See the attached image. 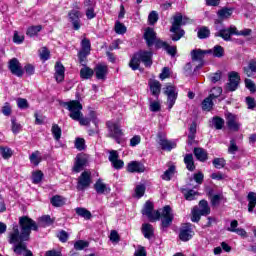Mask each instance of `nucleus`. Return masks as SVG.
<instances>
[{
	"mask_svg": "<svg viewBox=\"0 0 256 256\" xmlns=\"http://www.w3.org/2000/svg\"><path fill=\"white\" fill-rule=\"evenodd\" d=\"M173 175H175V166H170L161 176L163 181H171Z\"/></svg>",
	"mask_w": 256,
	"mask_h": 256,
	"instance_id": "34",
	"label": "nucleus"
},
{
	"mask_svg": "<svg viewBox=\"0 0 256 256\" xmlns=\"http://www.w3.org/2000/svg\"><path fill=\"white\" fill-rule=\"evenodd\" d=\"M90 53H91V41H89V39L87 38H84L81 41V50L78 53L80 63H83L87 55H89Z\"/></svg>",
	"mask_w": 256,
	"mask_h": 256,
	"instance_id": "13",
	"label": "nucleus"
},
{
	"mask_svg": "<svg viewBox=\"0 0 256 256\" xmlns=\"http://www.w3.org/2000/svg\"><path fill=\"white\" fill-rule=\"evenodd\" d=\"M17 105L19 109H27L29 107V104L27 103V99L19 98L17 100Z\"/></svg>",
	"mask_w": 256,
	"mask_h": 256,
	"instance_id": "62",
	"label": "nucleus"
},
{
	"mask_svg": "<svg viewBox=\"0 0 256 256\" xmlns=\"http://www.w3.org/2000/svg\"><path fill=\"white\" fill-rule=\"evenodd\" d=\"M248 199V211L249 213H253V210L256 207V193L250 192L247 196Z\"/></svg>",
	"mask_w": 256,
	"mask_h": 256,
	"instance_id": "28",
	"label": "nucleus"
},
{
	"mask_svg": "<svg viewBox=\"0 0 256 256\" xmlns=\"http://www.w3.org/2000/svg\"><path fill=\"white\" fill-rule=\"evenodd\" d=\"M12 112V108H11V104H9L8 102H6L4 104V106L2 107V113L3 115H5L6 117H9V115H11Z\"/></svg>",
	"mask_w": 256,
	"mask_h": 256,
	"instance_id": "60",
	"label": "nucleus"
},
{
	"mask_svg": "<svg viewBox=\"0 0 256 256\" xmlns=\"http://www.w3.org/2000/svg\"><path fill=\"white\" fill-rule=\"evenodd\" d=\"M95 74H96V78L100 79V80H105V77H107V73H108V68L107 65L105 64H98L95 67Z\"/></svg>",
	"mask_w": 256,
	"mask_h": 256,
	"instance_id": "23",
	"label": "nucleus"
},
{
	"mask_svg": "<svg viewBox=\"0 0 256 256\" xmlns=\"http://www.w3.org/2000/svg\"><path fill=\"white\" fill-rule=\"evenodd\" d=\"M11 122H12V133L17 135V133L21 131V124L16 123L15 119H12Z\"/></svg>",
	"mask_w": 256,
	"mask_h": 256,
	"instance_id": "61",
	"label": "nucleus"
},
{
	"mask_svg": "<svg viewBox=\"0 0 256 256\" xmlns=\"http://www.w3.org/2000/svg\"><path fill=\"white\" fill-rule=\"evenodd\" d=\"M149 109L152 113H157V111H161V103L159 101H151Z\"/></svg>",
	"mask_w": 256,
	"mask_h": 256,
	"instance_id": "55",
	"label": "nucleus"
},
{
	"mask_svg": "<svg viewBox=\"0 0 256 256\" xmlns=\"http://www.w3.org/2000/svg\"><path fill=\"white\" fill-rule=\"evenodd\" d=\"M202 109L203 111H209L210 109H213V98L211 96H208L203 100Z\"/></svg>",
	"mask_w": 256,
	"mask_h": 256,
	"instance_id": "41",
	"label": "nucleus"
},
{
	"mask_svg": "<svg viewBox=\"0 0 256 256\" xmlns=\"http://www.w3.org/2000/svg\"><path fill=\"white\" fill-rule=\"evenodd\" d=\"M145 185L144 184H138L135 188V197L137 199H141L145 195Z\"/></svg>",
	"mask_w": 256,
	"mask_h": 256,
	"instance_id": "46",
	"label": "nucleus"
},
{
	"mask_svg": "<svg viewBox=\"0 0 256 256\" xmlns=\"http://www.w3.org/2000/svg\"><path fill=\"white\" fill-rule=\"evenodd\" d=\"M75 147L78 151H83V149H85V139L77 138L75 141Z\"/></svg>",
	"mask_w": 256,
	"mask_h": 256,
	"instance_id": "59",
	"label": "nucleus"
},
{
	"mask_svg": "<svg viewBox=\"0 0 256 256\" xmlns=\"http://www.w3.org/2000/svg\"><path fill=\"white\" fill-rule=\"evenodd\" d=\"M212 163L216 169H223L225 167V159L223 158H215Z\"/></svg>",
	"mask_w": 256,
	"mask_h": 256,
	"instance_id": "54",
	"label": "nucleus"
},
{
	"mask_svg": "<svg viewBox=\"0 0 256 256\" xmlns=\"http://www.w3.org/2000/svg\"><path fill=\"white\" fill-rule=\"evenodd\" d=\"M144 39L148 47H157V49H165L167 47V42H163L161 39L157 38V33L153 28H147L144 33Z\"/></svg>",
	"mask_w": 256,
	"mask_h": 256,
	"instance_id": "5",
	"label": "nucleus"
},
{
	"mask_svg": "<svg viewBox=\"0 0 256 256\" xmlns=\"http://www.w3.org/2000/svg\"><path fill=\"white\" fill-rule=\"evenodd\" d=\"M43 180V172L41 171H36L32 174V181L33 183H35L36 185L38 183H41V181Z\"/></svg>",
	"mask_w": 256,
	"mask_h": 256,
	"instance_id": "53",
	"label": "nucleus"
},
{
	"mask_svg": "<svg viewBox=\"0 0 256 256\" xmlns=\"http://www.w3.org/2000/svg\"><path fill=\"white\" fill-rule=\"evenodd\" d=\"M87 161H88L87 154H78L75 158L73 171H75V173H79L83 171V167L87 165Z\"/></svg>",
	"mask_w": 256,
	"mask_h": 256,
	"instance_id": "17",
	"label": "nucleus"
},
{
	"mask_svg": "<svg viewBox=\"0 0 256 256\" xmlns=\"http://www.w3.org/2000/svg\"><path fill=\"white\" fill-rule=\"evenodd\" d=\"M142 233L145 239H151L155 234V229L153 228V225L149 223H145V224H142Z\"/></svg>",
	"mask_w": 256,
	"mask_h": 256,
	"instance_id": "27",
	"label": "nucleus"
},
{
	"mask_svg": "<svg viewBox=\"0 0 256 256\" xmlns=\"http://www.w3.org/2000/svg\"><path fill=\"white\" fill-rule=\"evenodd\" d=\"M107 127H108L109 137H112V139H115L116 143H121V138L123 137V131L121 130V126H119V123L110 121V122H107Z\"/></svg>",
	"mask_w": 256,
	"mask_h": 256,
	"instance_id": "7",
	"label": "nucleus"
},
{
	"mask_svg": "<svg viewBox=\"0 0 256 256\" xmlns=\"http://www.w3.org/2000/svg\"><path fill=\"white\" fill-rule=\"evenodd\" d=\"M244 83H245L246 89H249L250 93H256V85H255V82H253V80L246 78L244 80Z\"/></svg>",
	"mask_w": 256,
	"mask_h": 256,
	"instance_id": "49",
	"label": "nucleus"
},
{
	"mask_svg": "<svg viewBox=\"0 0 256 256\" xmlns=\"http://www.w3.org/2000/svg\"><path fill=\"white\" fill-rule=\"evenodd\" d=\"M9 69L12 75H16V77H23V68L17 58H13L9 61Z\"/></svg>",
	"mask_w": 256,
	"mask_h": 256,
	"instance_id": "18",
	"label": "nucleus"
},
{
	"mask_svg": "<svg viewBox=\"0 0 256 256\" xmlns=\"http://www.w3.org/2000/svg\"><path fill=\"white\" fill-rule=\"evenodd\" d=\"M29 159H30V163H32V165H35V167H37V165H39V163L43 161V157L41 156V152L39 151L33 152L30 155Z\"/></svg>",
	"mask_w": 256,
	"mask_h": 256,
	"instance_id": "32",
	"label": "nucleus"
},
{
	"mask_svg": "<svg viewBox=\"0 0 256 256\" xmlns=\"http://www.w3.org/2000/svg\"><path fill=\"white\" fill-rule=\"evenodd\" d=\"M39 55L42 61H48L49 57H51V52L46 47H43L39 50Z\"/></svg>",
	"mask_w": 256,
	"mask_h": 256,
	"instance_id": "48",
	"label": "nucleus"
},
{
	"mask_svg": "<svg viewBox=\"0 0 256 256\" xmlns=\"http://www.w3.org/2000/svg\"><path fill=\"white\" fill-rule=\"evenodd\" d=\"M184 163H185L188 171H194L195 170V162H193V154H187L184 157Z\"/></svg>",
	"mask_w": 256,
	"mask_h": 256,
	"instance_id": "33",
	"label": "nucleus"
},
{
	"mask_svg": "<svg viewBox=\"0 0 256 256\" xmlns=\"http://www.w3.org/2000/svg\"><path fill=\"white\" fill-rule=\"evenodd\" d=\"M182 193L187 201H193L199 193L195 190L182 189Z\"/></svg>",
	"mask_w": 256,
	"mask_h": 256,
	"instance_id": "35",
	"label": "nucleus"
},
{
	"mask_svg": "<svg viewBox=\"0 0 256 256\" xmlns=\"http://www.w3.org/2000/svg\"><path fill=\"white\" fill-rule=\"evenodd\" d=\"M236 31L237 27L230 26L229 28H225L217 32L215 37H222L224 41H231V35H237Z\"/></svg>",
	"mask_w": 256,
	"mask_h": 256,
	"instance_id": "19",
	"label": "nucleus"
},
{
	"mask_svg": "<svg viewBox=\"0 0 256 256\" xmlns=\"http://www.w3.org/2000/svg\"><path fill=\"white\" fill-rule=\"evenodd\" d=\"M14 43H17V45H21L23 41H25V36L23 34H19V32L15 31L13 36Z\"/></svg>",
	"mask_w": 256,
	"mask_h": 256,
	"instance_id": "57",
	"label": "nucleus"
},
{
	"mask_svg": "<svg viewBox=\"0 0 256 256\" xmlns=\"http://www.w3.org/2000/svg\"><path fill=\"white\" fill-rule=\"evenodd\" d=\"M201 215H203V214H201V212L199 211V208H197V207L193 208L191 221L193 223H198V221L201 220Z\"/></svg>",
	"mask_w": 256,
	"mask_h": 256,
	"instance_id": "51",
	"label": "nucleus"
},
{
	"mask_svg": "<svg viewBox=\"0 0 256 256\" xmlns=\"http://www.w3.org/2000/svg\"><path fill=\"white\" fill-rule=\"evenodd\" d=\"M89 185H91V172L84 171L78 178L77 189L79 191H83L87 189Z\"/></svg>",
	"mask_w": 256,
	"mask_h": 256,
	"instance_id": "14",
	"label": "nucleus"
},
{
	"mask_svg": "<svg viewBox=\"0 0 256 256\" xmlns=\"http://www.w3.org/2000/svg\"><path fill=\"white\" fill-rule=\"evenodd\" d=\"M198 211L201 213V215H209V213H211V208H209V203H207L206 200H201L199 202Z\"/></svg>",
	"mask_w": 256,
	"mask_h": 256,
	"instance_id": "31",
	"label": "nucleus"
},
{
	"mask_svg": "<svg viewBox=\"0 0 256 256\" xmlns=\"http://www.w3.org/2000/svg\"><path fill=\"white\" fill-rule=\"evenodd\" d=\"M191 20L181 13H177L173 17L172 27L170 29L172 35V41H179L183 35H185V30L181 29V25H187Z\"/></svg>",
	"mask_w": 256,
	"mask_h": 256,
	"instance_id": "4",
	"label": "nucleus"
},
{
	"mask_svg": "<svg viewBox=\"0 0 256 256\" xmlns=\"http://www.w3.org/2000/svg\"><path fill=\"white\" fill-rule=\"evenodd\" d=\"M195 232L193 231V226L190 223L183 224L180 228L179 239L180 241H190L193 239Z\"/></svg>",
	"mask_w": 256,
	"mask_h": 256,
	"instance_id": "11",
	"label": "nucleus"
},
{
	"mask_svg": "<svg viewBox=\"0 0 256 256\" xmlns=\"http://www.w3.org/2000/svg\"><path fill=\"white\" fill-rule=\"evenodd\" d=\"M19 225L21 233L19 232V226L15 224L10 232L8 241L13 245V251L16 255L33 256V252L27 249V244L23 241H29L31 231H37V223L31 218L23 216L19 219Z\"/></svg>",
	"mask_w": 256,
	"mask_h": 256,
	"instance_id": "1",
	"label": "nucleus"
},
{
	"mask_svg": "<svg viewBox=\"0 0 256 256\" xmlns=\"http://www.w3.org/2000/svg\"><path fill=\"white\" fill-rule=\"evenodd\" d=\"M159 145L162 147L164 151H171V149H175L177 147V143L167 140L160 136Z\"/></svg>",
	"mask_w": 256,
	"mask_h": 256,
	"instance_id": "25",
	"label": "nucleus"
},
{
	"mask_svg": "<svg viewBox=\"0 0 256 256\" xmlns=\"http://www.w3.org/2000/svg\"><path fill=\"white\" fill-rule=\"evenodd\" d=\"M148 85L152 95H154V97H159L161 93V83L157 80H150Z\"/></svg>",
	"mask_w": 256,
	"mask_h": 256,
	"instance_id": "26",
	"label": "nucleus"
},
{
	"mask_svg": "<svg viewBox=\"0 0 256 256\" xmlns=\"http://www.w3.org/2000/svg\"><path fill=\"white\" fill-rule=\"evenodd\" d=\"M222 195L221 194H216L214 196H212L211 198V204L215 207L217 205H219V203L221 202L222 199Z\"/></svg>",
	"mask_w": 256,
	"mask_h": 256,
	"instance_id": "63",
	"label": "nucleus"
},
{
	"mask_svg": "<svg viewBox=\"0 0 256 256\" xmlns=\"http://www.w3.org/2000/svg\"><path fill=\"white\" fill-rule=\"evenodd\" d=\"M141 63H143L145 67H151V65H153V52L151 51L137 52L132 57L129 63V67H131L133 71H137Z\"/></svg>",
	"mask_w": 256,
	"mask_h": 256,
	"instance_id": "3",
	"label": "nucleus"
},
{
	"mask_svg": "<svg viewBox=\"0 0 256 256\" xmlns=\"http://www.w3.org/2000/svg\"><path fill=\"white\" fill-rule=\"evenodd\" d=\"M51 131H52V135H53L54 139L56 141H59V139H61V127H59V125H57V124H53Z\"/></svg>",
	"mask_w": 256,
	"mask_h": 256,
	"instance_id": "44",
	"label": "nucleus"
},
{
	"mask_svg": "<svg viewBox=\"0 0 256 256\" xmlns=\"http://www.w3.org/2000/svg\"><path fill=\"white\" fill-rule=\"evenodd\" d=\"M115 32L118 34V35H124V33H127V27H125L123 25V23L117 21L115 23Z\"/></svg>",
	"mask_w": 256,
	"mask_h": 256,
	"instance_id": "50",
	"label": "nucleus"
},
{
	"mask_svg": "<svg viewBox=\"0 0 256 256\" xmlns=\"http://www.w3.org/2000/svg\"><path fill=\"white\" fill-rule=\"evenodd\" d=\"M239 151V147L237 146V143H235V140L230 141V146L228 147V153L230 155H235Z\"/></svg>",
	"mask_w": 256,
	"mask_h": 256,
	"instance_id": "58",
	"label": "nucleus"
},
{
	"mask_svg": "<svg viewBox=\"0 0 256 256\" xmlns=\"http://www.w3.org/2000/svg\"><path fill=\"white\" fill-rule=\"evenodd\" d=\"M110 163L112 164V167H114V169H123V167H125V162H123V160L119 159V153H117V151L112 150L110 151V155L108 157Z\"/></svg>",
	"mask_w": 256,
	"mask_h": 256,
	"instance_id": "16",
	"label": "nucleus"
},
{
	"mask_svg": "<svg viewBox=\"0 0 256 256\" xmlns=\"http://www.w3.org/2000/svg\"><path fill=\"white\" fill-rule=\"evenodd\" d=\"M62 106L70 112L69 117L71 119L74 120L79 119V117H83V113L81 112L83 111V105L78 100L63 102Z\"/></svg>",
	"mask_w": 256,
	"mask_h": 256,
	"instance_id": "6",
	"label": "nucleus"
},
{
	"mask_svg": "<svg viewBox=\"0 0 256 256\" xmlns=\"http://www.w3.org/2000/svg\"><path fill=\"white\" fill-rule=\"evenodd\" d=\"M210 53H213V50L196 49L191 51L192 61L201 62L199 66H196V69H201V67H203V57H205V55H210Z\"/></svg>",
	"mask_w": 256,
	"mask_h": 256,
	"instance_id": "15",
	"label": "nucleus"
},
{
	"mask_svg": "<svg viewBox=\"0 0 256 256\" xmlns=\"http://www.w3.org/2000/svg\"><path fill=\"white\" fill-rule=\"evenodd\" d=\"M75 211L79 215V217H83V219H91L92 217L91 212L86 208L78 207L75 209Z\"/></svg>",
	"mask_w": 256,
	"mask_h": 256,
	"instance_id": "38",
	"label": "nucleus"
},
{
	"mask_svg": "<svg viewBox=\"0 0 256 256\" xmlns=\"http://www.w3.org/2000/svg\"><path fill=\"white\" fill-rule=\"evenodd\" d=\"M211 35V31L207 27H202L198 30V38L199 39H207Z\"/></svg>",
	"mask_w": 256,
	"mask_h": 256,
	"instance_id": "47",
	"label": "nucleus"
},
{
	"mask_svg": "<svg viewBox=\"0 0 256 256\" xmlns=\"http://www.w3.org/2000/svg\"><path fill=\"white\" fill-rule=\"evenodd\" d=\"M79 9H81V8L79 6H77L76 9H72L68 14V17H69L71 23L73 24V28L76 31H79V29H81L80 18L83 17V13H81V11H79Z\"/></svg>",
	"mask_w": 256,
	"mask_h": 256,
	"instance_id": "9",
	"label": "nucleus"
},
{
	"mask_svg": "<svg viewBox=\"0 0 256 256\" xmlns=\"http://www.w3.org/2000/svg\"><path fill=\"white\" fill-rule=\"evenodd\" d=\"M221 93H223V89L221 87H214L211 90L209 97H211L212 99H217V97H219Z\"/></svg>",
	"mask_w": 256,
	"mask_h": 256,
	"instance_id": "56",
	"label": "nucleus"
},
{
	"mask_svg": "<svg viewBox=\"0 0 256 256\" xmlns=\"http://www.w3.org/2000/svg\"><path fill=\"white\" fill-rule=\"evenodd\" d=\"M157 21H159V13H157V11L153 10L148 15V23L150 25H155V23H157Z\"/></svg>",
	"mask_w": 256,
	"mask_h": 256,
	"instance_id": "45",
	"label": "nucleus"
},
{
	"mask_svg": "<svg viewBox=\"0 0 256 256\" xmlns=\"http://www.w3.org/2000/svg\"><path fill=\"white\" fill-rule=\"evenodd\" d=\"M194 155L198 161H207V150L203 148H194Z\"/></svg>",
	"mask_w": 256,
	"mask_h": 256,
	"instance_id": "29",
	"label": "nucleus"
},
{
	"mask_svg": "<svg viewBox=\"0 0 256 256\" xmlns=\"http://www.w3.org/2000/svg\"><path fill=\"white\" fill-rule=\"evenodd\" d=\"M226 125L230 131H239L241 129V122H239V116L233 113H226Z\"/></svg>",
	"mask_w": 256,
	"mask_h": 256,
	"instance_id": "10",
	"label": "nucleus"
},
{
	"mask_svg": "<svg viewBox=\"0 0 256 256\" xmlns=\"http://www.w3.org/2000/svg\"><path fill=\"white\" fill-rule=\"evenodd\" d=\"M84 5L86 8V17L87 19H95L97 14H95V4H93V1L91 0H86L84 2Z\"/></svg>",
	"mask_w": 256,
	"mask_h": 256,
	"instance_id": "24",
	"label": "nucleus"
},
{
	"mask_svg": "<svg viewBox=\"0 0 256 256\" xmlns=\"http://www.w3.org/2000/svg\"><path fill=\"white\" fill-rule=\"evenodd\" d=\"M164 94L167 97V105L168 109L171 110L173 109V105H175V101H177V88L173 85H167L164 88Z\"/></svg>",
	"mask_w": 256,
	"mask_h": 256,
	"instance_id": "8",
	"label": "nucleus"
},
{
	"mask_svg": "<svg viewBox=\"0 0 256 256\" xmlns=\"http://www.w3.org/2000/svg\"><path fill=\"white\" fill-rule=\"evenodd\" d=\"M141 143V136L135 135L133 138L130 139V146L137 147Z\"/></svg>",
	"mask_w": 256,
	"mask_h": 256,
	"instance_id": "64",
	"label": "nucleus"
},
{
	"mask_svg": "<svg viewBox=\"0 0 256 256\" xmlns=\"http://www.w3.org/2000/svg\"><path fill=\"white\" fill-rule=\"evenodd\" d=\"M0 154L3 159H11L13 157V150L9 147H0Z\"/></svg>",
	"mask_w": 256,
	"mask_h": 256,
	"instance_id": "42",
	"label": "nucleus"
},
{
	"mask_svg": "<svg viewBox=\"0 0 256 256\" xmlns=\"http://www.w3.org/2000/svg\"><path fill=\"white\" fill-rule=\"evenodd\" d=\"M86 247H89V242L87 241L78 240L74 244V249H76V251H83Z\"/></svg>",
	"mask_w": 256,
	"mask_h": 256,
	"instance_id": "52",
	"label": "nucleus"
},
{
	"mask_svg": "<svg viewBox=\"0 0 256 256\" xmlns=\"http://www.w3.org/2000/svg\"><path fill=\"white\" fill-rule=\"evenodd\" d=\"M41 29H43L41 25L31 26L27 29L26 35H28V37H35V35H37Z\"/></svg>",
	"mask_w": 256,
	"mask_h": 256,
	"instance_id": "43",
	"label": "nucleus"
},
{
	"mask_svg": "<svg viewBox=\"0 0 256 256\" xmlns=\"http://www.w3.org/2000/svg\"><path fill=\"white\" fill-rule=\"evenodd\" d=\"M208 51H212L210 55L212 54L213 57L221 58L225 55V50L220 45H216L213 49H209Z\"/></svg>",
	"mask_w": 256,
	"mask_h": 256,
	"instance_id": "36",
	"label": "nucleus"
},
{
	"mask_svg": "<svg viewBox=\"0 0 256 256\" xmlns=\"http://www.w3.org/2000/svg\"><path fill=\"white\" fill-rule=\"evenodd\" d=\"M95 71H93V69L84 66L81 70H80V77L81 79H91L94 75Z\"/></svg>",
	"mask_w": 256,
	"mask_h": 256,
	"instance_id": "30",
	"label": "nucleus"
},
{
	"mask_svg": "<svg viewBox=\"0 0 256 256\" xmlns=\"http://www.w3.org/2000/svg\"><path fill=\"white\" fill-rule=\"evenodd\" d=\"M212 125L215 129H223V125H225V120L219 116H215L212 118Z\"/></svg>",
	"mask_w": 256,
	"mask_h": 256,
	"instance_id": "40",
	"label": "nucleus"
},
{
	"mask_svg": "<svg viewBox=\"0 0 256 256\" xmlns=\"http://www.w3.org/2000/svg\"><path fill=\"white\" fill-rule=\"evenodd\" d=\"M94 189L96 193L100 195H109V193H111V188L107 186V184H105L102 179H98L96 181L94 184Z\"/></svg>",
	"mask_w": 256,
	"mask_h": 256,
	"instance_id": "20",
	"label": "nucleus"
},
{
	"mask_svg": "<svg viewBox=\"0 0 256 256\" xmlns=\"http://www.w3.org/2000/svg\"><path fill=\"white\" fill-rule=\"evenodd\" d=\"M51 203L53 207H63V205H65V198L56 195L51 198Z\"/></svg>",
	"mask_w": 256,
	"mask_h": 256,
	"instance_id": "39",
	"label": "nucleus"
},
{
	"mask_svg": "<svg viewBox=\"0 0 256 256\" xmlns=\"http://www.w3.org/2000/svg\"><path fill=\"white\" fill-rule=\"evenodd\" d=\"M54 77L57 83H63V81H65V66L60 62H57L55 65Z\"/></svg>",
	"mask_w": 256,
	"mask_h": 256,
	"instance_id": "21",
	"label": "nucleus"
},
{
	"mask_svg": "<svg viewBox=\"0 0 256 256\" xmlns=\"http://www.w3.org/2000/svg\"><path fill=\"white\" fill-rule=\"evenodd\" d=\"M229 82L227 83L228 91H237V87H239V83L241 82V76H239L238 72L232 71L228 74Z\"/></svg>",
	"mask_w": 256,
	"mask_h": 256,
	"instance_id": "12",
	"label": "nucleus"
},
{
	"mask_svg": "<svg viewBox=\"0 0 256 256\" xmlns=\"http://www.w3.org/2000/svg\"><path fill=\"white\" fill-rule=\"evenodd\" d=\"M142 215H145L149 221H159L161 219L162 227L167 229L173 223V210L170 206H165L161 212L153 210V203L147 201L142 210Z\"/></svg>",
	"mask_w": 256,
	"mask_h": 256,
	"instance_id": "2",
	"label": "nucleus"
},
{
	"mask_svg": "<svg viewBox=\"0 0 256 256\" xmlns=\"http://www.w3.org/2000/svg\"><path fill=\"white\" fill-rule=\"evenodd\" d=\"M217 15L219 19H229V17L233 15V9L222 8L221 10L218 11Z\"/></svg>",
	"mask_w": 256,
	"mask_h": 256,
	"instance_id": "37",
	"label": "nucleus"
},
{
	"mask_svg": "<svg viewBox=\"0 0 256 256\" xmlns=\"http://www.w3.org/2000/svg\"><path fill=\"white\" fill-rule=\"evenodd\" d=\"M129 173H145V166L141 162L132 161L127 165Z\"/></svg>",
	"mask_w": 256,
	"mask_h": 256,
	"instance_id": "22",
	"label": "nucleus"
}]
</instances>
